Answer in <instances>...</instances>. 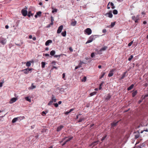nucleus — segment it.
<instances>
[{"label":"nucleus","mask_w":148,"mask_h":148,"mask_svg":"<svg viewBox=\"0 0 148 148\" xmlns=\"http://www.w3.org/2000/svg\"><path fill=\"white\" fill-rule=\"evenodd\" d=\"M6 42V40L5 38H1L0 40V43L3 45H4Z\"/></svg>","instance_id":"nucleus-5"},{"label":"nucleus","mask_w":148,"mask_h":148,"mask_svg":"<svg viewBox=\"0 0 148 148\" xmlns=\"http://www.w3.org/2000/svg\"><path fill=\"white\" fill-rule=\"evenodd\" d=\"M56 62H55V61H53L52 62H51V63L52 64H54V65H55L56 64Z\"/></svg>","instance_id":"nucleus-55"},{"label":"nucleus","mask_w":148,"mask_h":148,"mask_svg":"<svg viewBox=\"0 0 148 148\" xmlns=\"http://www.w3.org/2000/svg\"><path fill=\"white\" fill-rule=\"evenodd\" d=\"M32 70V69L28 68L23 70L22 71H23L25 74H27L29 73V71H31Z\"/></svg>","instance_id":"nucleus-7"},{"label":"nucleus","mask_w":148,"mask_h":148,"mask_svg":"<svg viewBox=\"0 0 148 148\" xmlns=\"http://www.w3.org/2000/svg\"><path fill=\"white\" fill-rule=\"evenodd\" d=\"M134 84H132L128 88H127V90H131V89H132L134 87Z\"/></svg>","instance_id":"nucleus-23"},{"label":"nucleus","mask_w":148,"mask_h":148,"mask_svg":"<svg viewBox=\"0 0 148 148\" xmlns=\"http://www.w3.org/2000/svg\"><path fill=\"white\" fill-rule=\"evenodd\" d=\"M45 56H49V54H48V53H45Z\"/></svg>","instance_id":"nucleus-61"},{"label":"nucleus","mask_w":148,"mask_h":148,"mask_svg":"<svg viewBox=\"0 0 148 148\" xmlns=\"http://www.w3.org/2000/svg\"><path fill=\"white\" fill-rule=\"evenodd\" d=\"M33 61H29L27 62L26 63V66L27 67L30 66L32 63L33 62Z\"/></svg>","instance_id":"nucleus-14"},{"label":"nucleus","mask_w":148,"mask_h":148,"mask_svg":"<svg viewBox=\"0 0 148 148\" xmlns=\"http://www.w3.org/2000/svg\"><path fill=\"white\" fill-rule=\"evenodd\" d=\"M137 93V91H135L134 92L132 93V96L133 97H134L135 96V95H136Z\"/></svg>","instance_id":"nucleus-31"},{"label":"nucleus","mask_w":148,"mask_h":148,"mask_svg":"<svg viewBox=\"0 0 148 148\" xmlns=\"http://www.w3.org/2000/svg\"><path fill=\"white\" fill-rule=\"evenodd\" d=\"M52 9L53 10L52 11V13H54V12H56L58 11V9H54L53 8H52Z\"/></svg>","instance_id":"nucleus-29"},{"label":"nucleus","mask_w":148,"mask_h":148,"mask_svg":"<svg viewBox=\"0 0 148 148\" xmlns=\"http://www.w3.org/2000/svg\"><path fill=\"white\" fill-rule=\"evenodd\" d=\"M105 73H102L101 76L100 77V78L101 79L102 77H103L104 76V75H105Z\"/></svg>","instance_id":"nucleus-42"},{"label":"nucleus","mask_w":148,"mask_h":148,"mask_svg":"<svg viewBox=\"0 0 148 148\" xmlns=\"http://www.w3.org/2000/svg\"><path fill=\"white\" fill-rule=\"evenodd\" d=\"M69 50L71 52H72L73 51V49L71 47H69Z\"/></svg>","instance_id":"nucleus-59"},{"label":"nucleus","mask_w":148,"mask_h":148,"mask_svg":"<svg viewBox=\"0 0 148 148\" xmlns=\"http://www.w3.org/2000/svg\"><path fill=\"white\" fill-rule=\"evenodd\" d=\"M42 67L43 68H44L45 65V62H41Z\"/></svg>","instance_id":"nucleus-30"},{"label":"nucleus","mask_w":148,"mask_h":148,"mask_svg":"<svg viewBox=\"0 0 148 148\" xmlns=\"http://www.w3.org/2000/svg\"><path fill=\"white\" fill-rule=\"evenodd\" d=\"M21 12L22 13L23 15V16H27V11L26 10H25V9H23L21 11Z\"/></svg>","instance_id":"nucleus-4"},{"label":"nucleus","mask_w":148,"mask_h":148,"mask_svg":"<svg viewBox=\"0 0 148 148\" xmlns=\"http://www.w3.org/2000/svg\"><path fill=\"white\" fill-rule=\"evenodd\" d=\"M116 71V69H113L110 70L108 75V76L110 77H111L113 75V72Z\"/></svg>","instance_id":"nucleus-9"},{"label":"nucleus","mask_w":148,"mask_h":148,"mask_svg":"<svg viewBox=\"0 0 148 148\" xmlns=\"http://www.w3.org/2000/svg\"><path fill=\"white\" fill-rule=\"evenodd\" d=\"M134 136L136 138H137L139 137L140 136L139 133L138 131L135 133Z\"/></svg>","instance_id":"nucleus-13"},{"label":"nucleus","mask_w":148,"mask_h":148,"mask_svg":"<svg viewBox=\"0 0 148 148\" xmlns=\"http://www.w3.org/2000/svg\"><path fill=\"white\" fill-rule=\"evenodd\" d=\"M25 99L27 101L29 102H31V99H30L28 97H26L25 98Z\"/></svg>","instance_id":"nucleus-26"},{"label":"nucleus","mask_w":148,"mask_h":148,"mask_svg":"<svg viewBox=\"0 0 148 148\" xmlns=\"http://www.w3.org/2000/svg\"><path fill=\"white\" fill-rule=\"evenodd\" d=\"M113 13L114 14H116L118 13V11L116 10H113Z\"/></svg>","instance_id":"nucleus-32"},{"label":"nucleus","mask_w":148,"mask_h":148,"mask_svg":"<svg viewBox=\"0 0 148 148\" xmlns=\"http://www.w3.org/2000/svg\"><path fill=\"white\" fill-rule=\"evenodd\" d=\"M54 105L56 107H57L58 106V104L57 103H54Z\"/></svg>","instance_id":"nucleus-48"},{"label":"nucleus","mask_w":148,"mask_h":148,"mask_svg":"<svg viewBox=\"0 0 148 148\" xmlns=\"http://www.w3.org/2000/svg\"><path fill=\"white\" fill-rule=\"evenodd\" d=\"M17 99L16 98L13 97L11 99L10 101H9V103L12 104L13 103L15 102L17 100Z\"/></svg>","instance_id":"nucleus-8"},{"label":"nucleus","mask_w":148,"mask_h":148,"mask_svg":"<svg viewBox=\"0 0 148 148\" xmlns=\"http://www.w3.org/2000/svg\"><path fill=\"white\" fill-rule=\"evenodd\" d=\"M74 109H73V108H72V109H70L69 110V112H71L72 111H73L74 110Z\"/></svg>","instance_id":"nucleus-62"},{"label":"nucleus","mask_w":148,"mask_h":148,"mask_svg":"<svg viewBox=\"0 0 148 148\" xmlns=\"http://www.w3.org/2000/svg\"><path fill=\"white\" fill-rule=\"evenodd\" d=\"M4 83V82H0V88L2 87L3 84Z\"/></svg>","instance_id":"nucleus-47"},{"label":"nucleus","mask_w":148,"mask_h":148,"mask_svg":"<svg viewBox=\"0 0 148 148\" xmlns=\"http://www.w3.org/2000/svg\"><path fill=\"white\" fill-rule=\"evenodd\" d=\"M77 23V21H71V25L74 26H75Z\"/></svg>","instance_id":"nucleus-17"},{"label":"nucleus","mask_w":148,"mask_h":148,"mask_svg":"<svg viewBox=\"0 0 148 148\" xmlns=\"http://www.w3.org/2000/svg\"><path fill=\"white\" fill-rule=\"evenodd\" d=\"M62 75V78L63 79H64V78L65 77V74L64 73H63Z\"/></svg>","instance_id":"nucleus-56"},{"label":"nucleus","mask_w":148,"mask_h":148,"mask_svg":"<svg viewBox=\"0 0 148 148\" xmlns=\"http://www.w3.org/2000/svg\"><path fill=\"white\" fill-rule=\"evenodd\" d=\"M86 77H84L82 79V81L83 82H85L86 81Z\"/></svg>","instance_id":"nucleus-34"},{"label":"nucleus","mask_w":148,"mask_h":148,"mask_svg":"<svg viewBox=\"0 0 148 148\" xmlns=\"http://www.w3.org/2000/svg\"><path fill=\"white\" fill-rule=\"evenodd\" d=\"M115 25V22H112L111 23V24L110 25V27H114V25Z\"/></svg>","instance_id":"nucleus-35"},{"label":"nucleus","mask_w":148,"mask_h":148,"mask_svg":"<svg viewBox=\"0 0 148 148\" xmlns=\"http://www.w3.org/2000/svg\"><path fill=\"white\" fill-rule=\"evenodd\" d=\"M52 42V40H49L46 42L45 43V45L46 46H47L49 45V43H51Z\"/></svg>","instance_id":"nucleus-15"},{"label":"nucleus","mask_w":148,"mask_h":148,"mask_svg":"<svg viewBox=\"0 0 148 148\" xmlns=\"http://www.w3.org/2000/svg\"><path fill=\"white\" fill-rule=\"evenodd\" d=\"M70 112H69V111H67L66 112H65V114L66 115H67Z\"/></svg>","instance_id":"nucleus-53"},{"label":"nucleus","mask_w":148,"mask_h":148,"mask_svg":"<svg viewBox=\"0 0 148 148\" xmlns=\"http://www.w3.org/2000/svg\"><path fill=\"white\" fill-rule=\"evenodd\" d=\"M34 15V14L31 13V11H29L28 14V16L29 17H30V16H33Z\"/></svg>","instance_id":"nucleus-19"},{"label":"nucleus","mask_w":148,"mask_h":148,"mask_svg":"<svg viewBox=\"0 0 148 148\" xmlns=\"http://www.w3.org/2000/svg\"><path fill=\"white\" fill-rule=\"evenodd\" d=\"M41 12L40 11H39L37 12L36 14L39 16H40L41 14Z\"/></svg>","instance_id":"nucleus-37"},{"label":"nucleus","mask_w":148,"mask_h":148,"mask_svg":"<svg viewBox=\"0 0 148 148\" xmlns=\"http://www.w3.org/2000/svg\"><path fill=\"white\" fill-rule=\"evenodd\" d=\"M106 32V29H103L102 30V32L103 33H105Z\"/></svg>","instance_id":"nucleus-58"},{"label":"nucleus","mask_w":148,"mask_h":148,"mask_svg":"<svg viewBox=\"0 0 148 148\" xmlns=\"http://www.w3.org/2000/svg\"><path fill=\"white\" fill-rule=\"evenodd\" d=\"M91 56L92 58L95 56V54L94 53H92L91 54Z\"/></svg>","instance_id":"nucleus-54"},{"label":"nucleus","mask_w":148,"mask_h":148,"mask_svg":"<svg viewBox=\"0 0 148 148\" xmlns=\"http://www.w3.org/2000/svg\"><path fill=\"white\" fill-rule=\"evenodd\" d=\"M110 98V95L108 94V96L106 98V99H108Z\"/></svg>","instance_id":"nucleus-43"},{"label":"nucleus","mask_w":148,"mask_h":148,"mask_svg":"<svg viewBox=\"0 0 148 148\" xmlns=\"http://www.w3.org/2000/svg\"><path fill=\"white\" fill-rule=\"evenodd\" d=\"M84 117H82L81 118H80L79 119V120L78 121L79 122H81L84 119Z\"/></svg>","instance_id":"nucleus-33"},{"label":"nucleus","mask_w":148,"mask_h":148,"mask_svg":"<svg viewBox=\"0 0 148 148\" xmlns=\"http://www.w3.org/2000/svg\"><path fill=\"white\" fill-rule=\"evenodd\" d=\"M51 21L52 22H53L54 21V18L53 16H51Z\"/></svg>","instance_id":"nucleus-50"},{"label":"nucleus","mask_w":148,"mask_h":148,"mask_svg":"<svg viewBox=\"0 0 148 148\" xmlns=\"http://www.w3.org/2000/svg\"><path fill=\"white\" fill-rule=\"evenodd\" d=\"M110 5L112 6V9H114L115 8V6L114 5V4L113 3L110 2Z\"/></svg>","instance_id":"nucleus-28"},{"label":"nucleus","mask_w":148,"mask_h":148,"mask_svg":"<svg viewBox=\"0 0 148 148\" xmlns=\"http://www.w3.org/2000/svg\"><path fill=\"white\" fill-rule=\"evenodd\" d=\"M133 56L132 55H131L130 57V58H129L128 59V60L129 61H130L133 58Z\"/></svg>","instance_id":"nucleus-40"},{"label":"nucleus","mask_w":148,"mask_h":148,"mask_svg":"<svg viewBox=\"0 0 148 148\" xmlns=\"http://www.w3.org/2000/svg\"><path fill=\"white\" fill-rule=\"evenodd\" d=\"M57 69V67H56V66H53V67L52 68V69Z\"/></svg>","instance_id":"nucleus-64"},{"label":"nucleus","mask_w":148,"mask_h":148,"mask_svg":"<svg viewBox=\"0 0 148 148\" xmlns=\"http://www.w3.org/2000/svg\"><path fill=\"white\" fill-rule=\"evenodd\" d=\"M67 142H66V141H65L64 143L62 145V146H63L64 145H65L66 143H67Z\"/></svg>","instance_id":"nucleus-63"},{"label":"nucleus","mask_w":148,"mask_h":148,"mask_svg":"<svg viewBox=\"0 0 148 148\" xmlns=\"http://www.w3.org/2000/svg\"><path fill=\"white\" fill-rule=\"evenodd\" d=\"M24 118L25 117L24 116L15 118L13 119V120L12 121V123H14L15 122H16L19 119H24Z\"/></svg>","instance_id":"nucleus-2"},{"label":"nucleus","mask_w":148,"mask_h":148,"mask_svg":"<svg viewBox=\"0 0 148 148\" xmlns=\"http://www.w3.org/2000/svg\"><path fill=\"white\" fill-rule=\"evenodd\" d=\"M105 15L108 16L110 18H112V17L113 15L111 11H110L106 13Z\"/></svg>","instance_id":"nucleus-6"},{"label":"nucleus","mask_w":148,"mask_h":148,"mask_svg":"<svg viewBox=\"0 0 148 148\" xmlns=\"http://www.w3.org/2000/svg\"><path fill=\"white\" fill-rule=\"evenodd\" d=\"M63 26L62 25L60 26L58 28L57 31V33L59 34L60 33L63 29Z\"/></svg>","instance_id":"nucleus-10"},{"label":"nucleus","mask_w":148,"mask_h":148,"mask_svg":"<svg viewBox=\"0 0 148 148\" xmlns=\"http://www.w3.org/2000/svg\"><path fill=\"white\" fill-rule=\"evenodd\" d=\"M55 51L54 50H52V51H51L50 53V54L51 55V56H54V55L55 54Z\"/></svg>","instance_id":"nucleus-24"},{"label":"nucleus","mask_w":148,"mask_h":148,"mask_svg":"<svg viewBox=\"0 0 148 148\" xmlns=\"http://www.w3.org/2000/svg\"><path fill=\"white\" fill-rule=\"evenodd\" d=\"M95 35H92L91 36H90L89 38V39L91 40V41H92L95 39Z\"/></svg>","instance_id":"nucleus-20"},{"label":"nucleus","mask_w":148,"mask_h":148,"mask_svg":"<svg viewBox=\"0 0 148 148\" xmlns=\"http://www.w3.org/2000/svg\"><path fill=\"white\" fill-rule=\"evenodd\" d=\"M118 121H115L114 122H113L112 123H111V125H112V127H114L116 126L118 122Z\"/></svg>","instance_id":"nucleus-16"},{"label":"nucleus","mask_w":148,"mask_h":148,"mask_svg":"<svg viewBox=\"0 0 148 148\" xmlns=\"http://www.w3.org/2000/svg\"><path fill=\"white\" fill-rule=\"evenodd\" d=\"M46 114V113L45 111H43L42 112L41 114L43 116H45Z\"/></svg>","instance_id":"nucleus-41"},{"label":"nucleus","mask_w":148,"mask_h":148,"mask_svg":"<svg viewBox=\"0 0 148 148\" xmlns=\"http://www.w3.org/2000/svg\"><path fill=\"white\" fill-rule=\"evenodd\" d=\"M92 31L90 28H87L84 31V33L88 35H90L92 33Z\"/></svg>","instance_id":"nucleus-1"},{"label":"nucleus","mask_w":148,"mask_h":148,"mask_svg":"<svg viewBox=\"0 0 148 148\" xmlns=\"http://www.w3.org/2000/svg\"><path fill=\"white\" fill-rule=\"evenodd\" d=\"M66 31H65L64 32H62L61 33V34L62 36L65 37L66 35Z\"/></svg>","instance_id":"nucleus-25"},{"label":"nucleus","mask_w":148,"mask_h":148,"mask_svg":"<svg viewBox=\"0 0 148 148\" xmlns=\"http://www.w3.org/2000/svg\"><path fill=\"white\" fill-rule=\"evenodd\" d=\"M107 48V46H104L102 48H101L99 51L98 53H99L101 54V52L102 51H104L106 50V49Z\"/></svg>","instance_id":"nucleus-11"},{"label":"nucleus","mask_w":148,"mask_h":148,"mask_svg":"<svg viewBox=\"0 0 148 148\" xmlns=\"http://www.w3.org/2000/svg\"><path fill=\"white\" fill-rule=\"evenodd\" d=\"M92 41H91V40H90V39H89V40H88L86 42V44H88V43H90V42H91Z\"/></svg>","instance_id":"nucleus-46"},{"label":"nucleus","mask_w":148,"mask_h":148,"mask_svg":"<svg viewBox=\"0 0 148 148\" xmlns=\"http://www.w3.org/2000/svg\"><path fill=\"white\" fill-rule=\"evenodd\" d=\"M66 138H67L66 137H65L64 138H63L62 139V141L60 142V143H61L64 140L66 139Z\"/></svg>","instance_id":"nucleus-60"},{"label":"nucleus","mask_w":148,"mask_h":148,"mask_svg":"<svg viewBox=\"0 0 148 148\" xmlns=\"http://www.w3.org/2000/svg\"><path fill=\"white\" fill-rule=\"evenodd\" d=\"M53 102V101H52V100L50 101L48 104V105L50 106L52 104Z\"/></svg>","instance_id":"nucleus-39"},{"label":"nucleus","mask_w":148,"mask_h":148,"mask_svg":"<svg viewBox=\"0 0 148 148\" xmlns=\"http://www.w3.org/2000/svg\"><path fill=\"white\" fill-rule=\"evenodd\" d=\"M106 136H104L102 138H101V140H104L105 138H106Z\"/></svg>","instance_id":"nucleus-57"},{"label":"nucleus","mask_w":148,"mask_h":148,"mask_svg":"<svg viewBox=\"0 0 148 148\" xmlns=\"http://www.w3.org/2000/svg\"><path fill=\"white\" fill-rule=\"evenodd\" d=\"M64 127V126L62 125H61L58 126L57 129V132H59Z\"/></svg>","instance_id":"nucleus-12"},{"label":"nucleus","mask_w":148,"mask_h":148,"mask_svg":"<svg viewBox=\"0 0 148 148\" xmlns=\"http://www.w3.org/2000/svg\"><path fill=\"white\" fill-rule=\"evenodd\" d=\"M73 138V137H71L69 138L66 141L67 142H68L70 141Z\"/></svg>","instance_id":"nucleus-38"},{"label":"nucleus","mask_w":148,"mask_h":148,"mask_svg":"<svg viewBox=\"0 0 148 148\" xmlns=\"http://www.w3.org/2000/svg\"><path fill=\"white\" fill-rule=\"evenodd\" d=\"M110 4V2H109L108 4V5H107V9H109L110 8L109 6V4Z\"/></svg>","instance_id":"nucleus-49"},{"label":"nucleus","mask_w":148,"mask_h":148,"mask_svg":"<svg viewBox=\"0 0 148 148\" xmlns=\"http://www.w3.org/2000/svg\"><path fill=\"white\" fill-rule=\"evenodd\" d=\"M133 41H132L131 42H130V43H129L128 44V46L130 47V46L132 45L133 44Z\"/></svg>","instance_id":"nucleus-44"},{"label":"nucleus","mask_w":148,"mask_h":148,"mask_svg":"<svg viewBox=\"0 0 148 148\" xmlns=\"http://www.w3.org/2000/svg\"><path fill=\"white\" fill-rule=\"evenodd\" d=\"M60 91L61 92H64V89L63 88H58Z\"/></svg>","instance_id":"nucleus-27"},{"label":"nucleus","mask_w":148,"mask_h":148,"mask_svg":"<svg viewBox=\"0 0 148 148\" xmlns=\"http://www.w3.org/2000/svg\"><path fill=\"white\" fill-rule=\"evenodd\" d=\"M139 15H137L136 16H133L132 17V19L135 21V23L138 22V20L139 19Z\"/></svg>","instance_id":"nucleus-3"},{"label":"nucleus","mask_w":148,"mask_h":148,"mask_svg":"<svg viewBox=\"0 0 148 148\" xmlns=\"http://www.w3.org/2000/svg\"><path fill=\"white\" fill-rule=\"evenodd\" d=\"M36 88V86H34L33 85V84H32V85H31V87H30L29 88V89H33L34 88Z\"/></svg>","instance_id":"nucleus-22"},{"label":"nucleus","mask_w":148,"mask_h":148,"mask_svg":"<svg viewBox=\"0 0 148 148\" xmlns=\"http://www.w3.org/2000/svg\"><path fill=\"white\" fill-rule=\"evenodd\" d=\"M96 93V92H94L92 93H91L90 94V96H93V95H95Z\"/></svg>","instance_id":"nucleus-36"},{"label":"nucleus","mask_w":148,"mask_h":148,"mask_svg":"<svg viewBox=\"0 0 148 148\" xmlns=\"http://www.w3.org/2000/svg\"><path fill=\"white\" fill-rule=\"evenodd\" d=\"M148 132V130L147 129V130H142V131H141L140 133H142L143 132Z\"/></svg>","instance_id":"nucleus-45"},{"label":"nucleus","mask_w":148,"mask_h":148,"mask_svg":"<svg viewBox=\"0 0 148 148\" xmlns=\"http://www.w3.org/2000/svg\"><path fill=\"white\" fill-rule=\"evenodd\" d=\"M52 101L53 102H55L56 101V99L55 98L54 95H52L51 97Z\"/></svg>","instance_id":"nucleus-21"},{"label":"nucleus","mask_w":148,"mask_h":148,"mask_svg":"<svg viewBox=\"0 0 148 148\" xmlns=\"http://www.w3.org/2000/svg\"><path fill=\"white\" fill-rule=\"evenodd\" d=\"M80 67H81V66H76L75 68V70L78 68H80Z\"/></svg>","instance_id":"nucleus-52"},{"label":"nucleus","mask_w":148,"mask_h":148,"mask_svg":"<svg viewBox=\"0 0 148 148\" xmlns=\"http://www.w3.org/2000/svg\"><path fill=\"white\" fill-rule=\"evenodd\" d=\"M61 55H55L54 56V57L56 58H57L58 57H60Z\"/></svg>","instance_id":"nucleus-51"},{"label":"nucleus","mask_w":148,"mask_h":148,"mask_svg":"<svg viewBox=\"0 0 148 148\" xmlns=\"http://www.w3.org/2000/svg\"><path fill=\"white\" fill-rule=\"evenodd\" d=\"M127 73V72H125L123 73L121 77L120 78V79L121 80L123 79L125 76V75Z\"/></svg>","instance_id":"nucleus-18"}]
</instances>
